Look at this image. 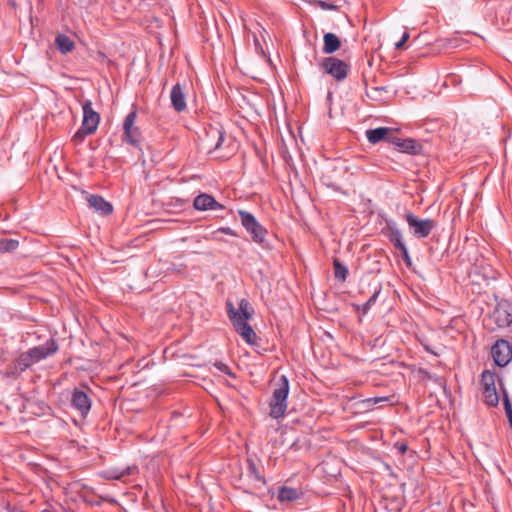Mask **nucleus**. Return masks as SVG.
Listing matches in <instances>:
<instances>
[{"label":"nucleus","instance_id":"1","mask_svg":"<svg viewBox=\"0 0 512 512\" xmlns=\"http://www.w3.org/2000/svg\"><path fill=\"white\" fill-rule=\"evenodd\" d=\"M227 314L235 331L249 345H256L257 335L248 320L252 318L253 309L246 299H241L238 308L231 302L227 303Z\"/></svg>","mask_w":512,"mask_h":512},{"label":"nucleus","instance_id":"2","mask_svg":"<svg viewBox=\"0 0 512 512\" xmlns=\"http://www.w3.org/2000/svg\"><path fill=\"white\" fill-rule=\"evenodd\" d=\"M289 394V380L281 375L276 382L272 398L269 402L270 416L278 419L284 416L287 409V398Z\"/></svg>","mask_w":512,"mask_h":512},{"label":"nucleus","instance_id":"3","mask_svg":"<svg viewBox=\"0 0 512 512\" xmlns=\"http://www.w3.org/2000/svg\"><path fill=\"white\" fill-rule=\"evenodd\" d=\"M484 324L492 331L510 326L512 324V301L506 299L497 301L493 311L484 319Z\"/></svg>","mask_w":512,"mask_h":512},{"label":"nucleus","instance_id":"4","mask_svg":"<svg viewBox=\"0 0 512 512\" xmlns=\"http://www.w3.org/2000/svg\"><path fill=\"white\" fill-rule=\"evenodd\" d=\"M238 215L242 226L251 235L252 240L257 244H262L268 234L267 229L248 211L238 210Z\"/></svg>","mask_w":512,"mask_h":512},{"label":"nucleus","instance_id":"5","mask_svg":"<svg viewBox=\"0 0 512 512\" xmlns=\"http://www.w3.org/2000/svg\"><path fill=\"white\" fill-rule=\"evenodd\" d=\"M496 373L490 370H484L481 374L480 384L482 386V395L485 404L495 407L499 403V395L495 386Z\"/></svg>","mask_w":512,"mask_h":512},{"label":"nucleus","instance_id":"6","mask_svg":"<svg viewBox=\"0 0 512 512\" xmlns=\"http://www.w3.org/2000/svg\"><path fill=\"white\" fill-rule=\"evenodd\" d=\"M320 67L336 81L346 79L350 70V65L347 62L333 56L324 58L320 63Z\"/></svg>","mask_w":512,"mask_h":512},{"label":"nucleus","instance_id":"7","mask_svg":"<svg viewBox=\"0 0 512 512\" xmlns=\"http://www.w3.org/2000/svg\"><path fill=\"white\" fill-rule=\"evenodd\" d=\"M405 220L412 234L417 238H426L436 227L435 220L429 218L420 219L412 212L406 213Z\"/></svg>","mask_w":512,"mask_h":512},{"label":"nucleus","instance_id":"8","mask_svg":"<svg viewBox=\"0 0 512 512\" xmlns=\"http://www.w3.org/2000/svg\"><path fill=\"white\" fill-rule=\"evenodd\" d=\"M137 109L133 108L125 117L123 123V140L134 147H138L141 142V131L136 126Z\"/></svg>","mask_w":512,"mask_h":512},{"label":"nucleus","instance_id":"9","mask_svg":"<svg viewBox=\"0 0 512 512\" xmlns=\"http://www.w3.org/2000/svg\"><path fill=\"white\" fill-rule=\"evenodd\" d=\"M83 120L81 126L86 133L94 134L100 122V115L93 109L92 101L86 99L82 102Z\"/></svg>","mask_w":512,"mask_h":512},{"label":"nucleus","instance_id":"10","mask_svg":"<svg viewBox=\"0 0 512 512\" xmlns=\"http://www.w3.org/2000/svg\"><path fill=\"white\" fill-rule=\"evenodd\" d=\"M491 354L495 364L504 367L512 360V347L508 341L501 339L492 346Z\"/></svg>","mask_w":512,"mask_h":512},{"label":"nucleus","instance_id":"11","mask_svg":"<svg viewBox=\"0 0 512 512\" xmlns=\"http://www.w3.org/2000/svg\"><path fill=\"white\" fill-rule=\"evenodd\" d=\"M59 347L55 339L50 338L45 344L30 348L27 352L33 364L55 354Z\"/></svg>","mask_w":512,"mask_h":512},{"label":"nucleus","instance_id":"12","mask_svg":"<svg viewBox=\"0 0 512 512\" xmlns=\"http://www.w3.org/2000/svg\"><path fill=\"white\" fill-rule=\"evenodd\" d=\"M387 142L394 145L400 152L412 155L419 154L422 151V145L414 139H402L395 135L387 138Z\"/></svg>","mask_w":512,"mask_h":512},{"label":"nucleus","instance_id":"13","mask_svg":"<svg viewBox=\"0 0 512 512\" xmlns=\"http://www.w3.org/2000/svg\"><path fill=\"white\" fill-rule=\"evenodd\" d=\"M71 406L85 417L91 409V399L86 392L75 388L71 395Z\"/></svg>","mask_w":512,"mask_h":512},{"label":"nucleus","instance_id":"14","mask_svg":"<svg viewBox=\"0 0 512 512\" xmlns=\"http://www.w3.org/2000/svg\"><path fill=\"white\" fill-rule=\"evenodd\" d=\"M32 365L33 362L30 359L28 352H23L7 366L6 375L10 377H17Z\"/></svg>","mask_w":512,"mask_h":512},{"label":"nucleus","instance_id":"15","mask_svg":"<svg viewBox=\"0 0 512 512\" xmlns=\"http://www.w3.org/2000/svg\"><path fill=\"white\" fill-rule=\"evenodd\" d=\"M193 207L197 211L222 210L224 206L208 193H200L194 198Z\"/></svg>","mask_w":512,"mask_h":512},{"label":"nucleus","instance_id":"16","mask_svg":"<svg viewBox=\"0 0 512 512\" xmlns=\"http://www.w3.org/2000/svg\"><path fill=\"white\" fill-rule=\"evenodd\" d=\"M170 100L172 107L178 113L183 112L186 109L187 105L185 100V94L183 87L180 83H176L172 87L170 92Z\"/></svg>","mask_w":512,"mask_h":512},{"label":"nucleus","instance_id":"17","mask_svg":"<svg viewBox=\"0 0 512 512\" xmlns=\"http://www.w3.org/2000/svg\"><path fill=\"white\" fill-rule=\"evenodd\" d=\"M86 199L88 206L102 215H109L113 211L112 205L99 195H88Z\"/></svg>","mask_w":512,"mask_h":512},{"label":"nucleus","instance_id":"18","mask_svg":"<svg viewBox=\"0 0 512 512\" xmlns=\"http://www.w3.org/2000/svg\"><path fill=\"white\" fill-rule=\"evenodd\" d=\"M393 135V131L389 127H378L366 130V138L371 144H376L380 141H387V138Z\"/></svg>","mask_w":512,"mask_h":512},{"label":"nucleus","instance_id":"19","mask_svg":"<svg viewBox=\"0 0 512 512\" xmlns=\"http://www.w3.org/2000/svg\"><path fill=\"white\" fill-rule=\"evenodd\" d=\"M386 236L390 240V242L394 245L395 248L404 245L402 232L398 228V225L395 221L389 220L386 221Z\"/></svg>","mask_w":512,"mask_h":512},{"label":"nucleus","instance_id":"20","mask_svg":"<svg viewBox=\"0 0 512 512\" xmlns=\"http://www.w3.org/2000/svg\"><path fill=\"white\" fill-rule=\"evenodd\" d=\"M207 143L211 150L217 151L221 148L225 138L224 132L217 127H210L206 133Z\"/></svg>","mask_w":512,"mask_h":512},{"label":"nucleus","instance_id":"21","mask_svg":"<svg viewBox=\"0 0 512 512\" xmlns=\"http://www.w3.org/2000/svg\"><path fill=\"white\" fill-rule=\"evenodd\" d=\"M341 40L340 38L332 33V32H328V33H325L324 36H323V47H322V52L324 54H333L334 52H336L337 50H339L341 48Z\"/></svg>","mask_w":512,"mask_h":512},{"label":"nucleus","instance_id":"22","mask_svg":"<svg viewBox=\"0 0 512 512\" xmlns=\"http://www.w3.org/2000/svg\"><path fill=\"white\" fill-rule=\"evenodd\" d=\"M55 46L62 54H67L75 48L74 41L65 34H59L56 36Z\"/></svg>","mask_w":512,"mask_h":512},{"label":"nucleus","instance_id":"23","mask_svg":"<svg viewBox=\"0 0 512 512\" xmlns=\"http://www.w3.org/2000/svg\"><path fill=\"white\" fill-rule=\"evenodd\" d=\"M301 493L298 489L283 486L280 488L278 493V499L280 501H294L300 498Z\"/></svg>","mask_w":512,"mask_h":512},{"label":"nucleus","instance_id":"24","mask_svg":"<svg viewBox=\"0 0 512 512\" xmlns=\"http://www.w3.org/2000/svg\"><path fill=\"white\" fill-rule=\"evenodd\" d=\"M248 462V475L251 477L255 482L261 483L262 485L266 484L265 478L261 475L257 465L255 462L251 459L247 460Z\"/></svg>","mask_w":512,"mask_h":512},{"label":"nucleus","instance_id":"25","mask_svg":"<svg viewBox=\"0 0 512 512\" xmlns=\"http://www.w3.org/2000/svg\"><path fill=\"white\" fill-rule=\"evenodd\" d=\"M333 265L335 278L344 282L348 275V269L338 259H334Z\"/></svg>","mask_w":512,"mask_h":512},{"label":"nucleus","instance_id":"26","mask_svg":"<svg viewBox=\"0 0 512 512\" xmlns=\"http://www.w3.org/2000/svg\"><path fill=\"white\" fill-rule=\"evenodd\" d=\"M19 246V241L16 239L4 238L0 240V252L8 253L16 250Z\"/></svg>","mask_w":512,"mask_h":512},{"label":"nucleus","instance_id":"27","mask_svg":"<svg viewBox=\"0 0 512 512\" xmlns=\"http://www.w3.org/2000/svg\"><path fill=\"white\" fill-rule=\"evenodd\" d=\"M379 294H380V289H376L373 292V294L369 297V299L365 302V304L363 305V313L364 314H366L369 311V309L371 308V306L375 304Z\"/></svg>","mask_w":512,"mask_h":512},{"label":"nucleus","instance_id":"28","mask_svg":"<svg viewBox=\"0 0 512 512\" xmlns=\"http://www.w3.org/2000/svg\"><path fill=\"white\" fill-rule=\"evenodd\" d=\"M396 249H398L401 252L402 259L405 262L406 266L410 267L412 265V260L406 245L404 244L402 246L397 247Z\"/></svg>","mask_w":512,"mask_h":512},{"label":"nucleus","instance_id":"29","mask_svg":"<svg viewBox=\"0 0 512 512\" xmlns=\"http://www.w3.org/2000/svg\"><path fill=\"white\" fill-rule=\"evenodd\" d=\"M217 233H223L232 237H239L238 233L230 227H219L212 234L216 235Z\"/></svg>","mask_w":512,"mask_h":512},{"label":"nucleus","instance_id":"30","mask_svg":"<svg viewBox=\"0 0 512 512\" xmlns=\"http://www.w3.org/2000/svg\"><path fill=\"white\" fill-rule=\"evenodd\" d=\"M136 471V467H127L123 469L119 474L113 475L114 479L120 480L125 476L132 475Z\"/></svg>","mask_w":512,"mask_h":512},{"label":"nucleus","instance_id":"31","mask_svg":"<svg viewBox=\"0 0 512 512\" xmlns=\"http://www.w3.org/2000/svg\"><path fill=\"white\" fill-rule=\"evenodd\" d=\"M87 135H90V134L86 133V131L83 130V126H81L80 129L74 134L72 139L75 143H80L84 140V138Z\"/></svg>","mask_w":512,"mask_h":512},{"label":"nucleus","instance_id":"32","mask_svg":"<svg viewBox=\"0 0 512 512\" xmlns=\"http://www.w3.org/2000/svg\"><path fill=\"white\" fill-rule=\"evenodd\" d=\"M409 39V33L408 32H404L403 35H402V38L400 41H398L396 44H395V48L397 50H402L404 49L405 47V43L407 42V40Z\"/></svg>","mask_w":512,"mask_h":512},{"label":"nucleus","instance_id":"33","mask_svg":"<svg viewBox=\"0 0 512 512\" xmlns=\"http://www.w3.org/2000/svg\"><path fill=\"white\" fill-rule=\"evenodd\" d=\"M394 448L398 451L399 454L403 455L408 450V445L405 442H396L394 444Z\"/></svg>","mask_w":512,"mask_h":512},{"label":"nucleus","instance_id":"34","mask_svg":"<svg viewBox=\"0 0 512 512\" xmlns=\"http://www.w3.org/2000/svg\"><path fill=\"white\" fill-rule=\"evenodd\" d=\"M215 366H216V367H217L221 372H223V373H225V374H227V375H229V376L234 377V374L231 372L230 368H229L226 364H224V363H222V362H219V363H216V364H215Z\"/></svg>","mask_w":512,"mask_h":512},{"label":"nucleus","instance_id":"35","mask_svg":"<svg viewBox=\"0 0 512 512\" xmlns=\"http://www.w3.org/2000/svg\"><path fill=\"white\" fill-rule=\"evenodd\" d=\"M388 400H389L388 397H372V398H368L366 400V402L371 405H376V404H379L381 402L388 401Z\"/></svg>","mask_w":512,"mask_h":512},{"label":"nucleus","instance_id":"36","mask_svg":"<svg viewBox=\"0 0 512 512\" xmlns=\"http://www.w3.org/2000/svg\"><path fill=\"white\" fill-rule=\"evenodd\" d=\"M320 6L327 10L336 9V6L333 3H328V2H324V1L320 2Z\"/></svg>","mask_w":512,"mask_h":512},{"label":"nucleus","instance_id":"37","mask_svg":"<svg viewBox=\"0 0 512 512\" xmlns=\"http://www.w3.org/2000/svg\"><path fill=\"white\" fill-rule=\"evenodd\" d=\"M97 59L99 61H101V62H104V61H108L109 62V60L107 59V56L103 52H101V51L97 52Z\"/></svg>","mask_w":512,"mask_h":512},{"label":"nucleus","instance_id":"38","mask_svg":"<svg viewBox=\"0 0 512 512\" xmlns=\"http://www.w3.org/2000/svg\"><path fill=\"white\" fill-rule=\"evenodd\" d=\"M424 348H425V350H426L427 352H429V353H431V354H433V355H435V356H437V355H438V353H437L436 351H434V350H433V348H430V346H428V345H424Z\"/></svg>","mask_w":512,"mask_h":512},{"label":"nucleus","instance_id":"39","mask_svg":"<svg viewBox=\"0 0 512 512\" xmlns=\"http://www.w3.org/2000/svg\"><path fill=\"white\" fill-rule=\"evenodd\" d=\"M42 512H51V511H49V510H47V509H44Z\"/></svg>","mask_w":512,"mask_h":512}]
</instances>
